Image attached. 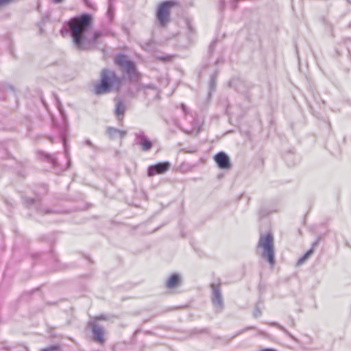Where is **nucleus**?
I'll return each instance as SVG.
<instances>
[{
  "label": "nucleus",
  "mask_w": 351,
  "mask_h": 351,
  "mask_svg": "<svg viewBox=\"0 0 351 351\" xmlns=\"http://www.w3.org/2000/svg\"><path fill=\"white\" fill-rule=\"evenodd\" d=\"M211 301L213 306L217 311H222L223 308V300L219 284H211Z\"/></svg>",
  "instance_id": "nucleus-6"
},
{
  "label": "nucleus",
  "mask_w": 351,
  "mask_h": 351,
  "mask_svg": "<svg viewBox=\"0 0 351 351\" xmlns=\"http://www.w3.org/2000/svg\"><path fill=\"white\" fill-rule=\"evenodd\" d=\"M98 319H104V316H102V315H101V316L98 317Z\"/></svg>",
  "instance_id": "nucleus-33"
},
{
  "label": "nucleus",
  "mask_w": 351,
  "mask_h": 351,
  "mask_svg": "<svg viewBox=\"0 0 351 351\" xmlns=\"http://www.w3.org/2000/svg\"><path fill=\"white\" fill-rule=\"evenodd\" d=\"M170 168V164L168 162H159L154 165H151L148 168L147 174L152 177L156 174L164 173Z\"/></svg>",
  "instance_id": "nucleus-8"
},
{
  "label": "nucleus",
  "mask_w": 351,
  "mask_h": 351,
  "mask_svg": "<svg viewBox=\"0 0 351 351\" xmlns=\"http://www.w3.org/2000/svg\"><path fill=\"white\" fill-rule=\"evenodd\" d=\"M174 3L175 2L173 1H166L158 5L156 17L161 25L164 26L169 21L170 8Z\"/></svg>",
  "instance_id": "nucleus-5"
},
{
  "label": "nucleus",
  "mask_w": 351,
  "mask_h": 351,
  "mask_svg": "<svg viewBox=\"0 0 351 351\" xmlns=\"http://www.w3.org/2000/svg\"><path fill=\"white\" fill-rule=\"evenodd\" d=\"M180 280V279L179 275L174 274L171 275L167 280L166 286L168 288H174L179 284Z\"/></svg>",
  "instance_id": "nucleus-12"
},
{
  "label": "nucleus",
  "mask_w": 351,
  "mask_h": 351,
  "mask_svg": "<svg viewBox=\"0 0 351 351\" xmlns=\"http://www.w3.org/2000/svg\"><path fill=\"white\" fill-rule=\"evenodd\" d=\"M261 351H276V350H272V349H265V350H263Z\"/></svg>",
  "instance_id": "nucleus-31"
},
{
  "label": "nucleus",
  "mask_w": 351,
  "mask_h": 351,
  "mask_svg": "<svg viewBox=\"0 0 351 351\" xmlns=\"http://www.w3.org/2000/svg\"><path fill=\"white\" fill-rule=\"evenodd\" d=\"M210 86L211 88H213V87H214V78L213 77H212L211 80H210Z\"/></svg>",
  "instance_id": "nucleus-28"
},
{
  "label": "nucleus",
  "mask_w": 351,
  "mask_h": 351,
  "mask_svg": "<svg viewBox=\"0 0 351 351\" xmlns=\"http://www.w3.org/2000/svg\"><path fill=\"white\" fill-rule=\"evenodd\" d=\"M257 252L271 266L275 263L274 237L271 233L261 235L257 244Z\"/></svg>",
  "instance_id": "nucleus-3"
},
{
  "label": "nucleus",
  "mask_w": 351,
  "mask_h": 351,
  "mask_svg": "<svg viewBox=\"0 0 351 351\" xmlns=\"http://www.w3.org/2000/svg\"><path fill=\"white\" fill-rule=\"evenodd\" d=\"M215 160L221 169H228L230 167V159L224 152H221L217 154L215 156Z\"/></svg>",
  "instance_id": "nucleus-9"
},
{
  "label": "nucleus",
  "mask_w": 351,
  "mask_h": 351,
  "mask_svg": "<svg viewBox=\"0 0 351 351\" xmlns=\"http://www.w3.org/2000/svg\"><path fill=\"white\" fill-rule=\"evenodd\" d=\"M145 88H152L154 93H155V95L157 96L158 94V92L157 90V89H156L155 88H153L152 86H144Z\"/></svg>",
  "instance_id": "nucleus-22"
},
{
  "label": "nucleus",
  "mask_w": 351,
  "mask_h": 351,
  "mask_svg": "<svg viewBox=\"0 0 351 351\" xmlns=\"http://www.w3.org/2000/svg\"><path fill=\"white\" fill-rule=\"evenodd\" d=\"M107 133L110 138H116L118 136L123 138L126 135L125 130H118L112 127L108 128Z\"/></svg>",
  "instance_id": "nucleus-11"
},
{
  "label": "nucleus",
  "mask_w": 351,
  "mask_h": 351,
  "mask_svg": "<svg viewBox=\"0 0 351 351\" xmlns=\"http://www.w3.org/2000/svg\"><path fill=\"white\" fill-rule=\"evenodd\" d=\"M113 14H114V8L112 5V0H109L107 15L110 21H112L113 19Z\"/></svg>",
  "instance_id": "nucleus-14"
},
{
  "label": "nucleus",
  "mask_w": 351,
  "mask_h": 351,
  "mask_svg": "<svg viewBox=\"0 0 351 351\" xmlns=\"http://www.w3.org/2000/svg\"><path fill=\"white\" fill-rule=\"evenodd\" d=\"M181 108H182V110H183L184 113V114H186V106H185L184 104H182L181 105Z\"/></svg>",
  "instance_id": "nucleus-27"
},
{
  "label": "nucleus",
  "mask_w": 351,
  "mask_h": 351,
  "mask_svg": "<svg viewBox=\"0 0 351 351\" xmlns=\"http://www.w3.org/2000/svg\"><path fill=\"white\" fill-rule=\"evenodd\" d=\"M306 259H307V258L304 254L301 258H299V260L298 261L297 264L298 265H302V263H304L306 261Z\"/></svg>",
  "instance_id": "nucleus-20"
},
{
  "label": "nucleus",
  "mask_w": 351,
  "mask_h": 351,
  "mask_svg": "<svg viewBox=\"0 0 351 351\" xmlns=\"http://www.w3.org/2000/svg\"><path fill=\"white\" fill-rule=\"evenodd\" d=\"M313 253V250H309L308 251H307L304 255L305 256L308 258L309 257V256Z\"/></svg>",
  "instance_id": "nucleus-25"
},
{
  "label": "nucleus",
  "mask_w": 351,
  "mask_h": 351,
  "mask_svg": "<svg viewBox=\"0 0 351 351\" xmlns=\"http://www.w3.org/2000/svg\"><path fill=\"white\" fill-rule=\"evenodd\" d=\"M349 3H351V0H346Z\"/></svg>",
  "instance_id": "nucleus-34"
},
{
  "label": "nucleus",
  "mask_w": 351,
  "mask_h": 351,
  "mask_svg": "<svg viewBox=\"0 0 351 351\" xmlns=\"http://www.w3.org/2000/svg\"><path fill=\"white\" fill-rule=\"evenodd\" d=\"M261 314V311L258 309V308H256L254 312V316L255 317H258V316H260Z\"/></svg>",
  "instance_id": "nucleus-21"
},
{
  "label": "nucleus",
  "mask_w": 351,
  "mask_h": 351,
  "mask_svg": "<svg viewBox=\"0 0 351 351\" xmlns=\"http://www.w3.org/2000/svg\"><path fill=\"white\" fill-rule=\"evenodd\" d=\"M121 85V79L113 71L104 69L101 73V81L94 86L97 95L105 94L117 90Z\"/></svg>",
  "instance_id": "nucleus-2"
},
{
  "label": "nucleus",
  "mask_w": 351,
  "mask_h": 351,
  "mask_svg": "<svg viewBox=\"0 0 351 351\" xmlns=\"http://www.w3.org/2000/svg\"><path fill=\"white\" fill-rule=\"evenodd\" d=\"M92 332L94 339L99 343H103L105 341L104 335V329L103 327L94 324L92 326Z\"/></svg>",
  "instance_id": "nucleus-10"
},
{
  "label": "nucleus",
  "mask_w": 351,
  "mask_h": 351,
  "mask_svg": "<svg viewBox=\"0 0 351 351\" xmlns=\"http://www.w3.org/2000/svg\"><path fill=\"white\" fill-rule=\"evenodd\" d=\"M84 143H85L86 145H87L88 146H90V147H93V144H92V143L90 142V140H86V141H84Z\"/></svg>",
  "instance_id": "nucleus-26"
},
{
  "label": "nucleus",
  "mask_w": 351,
  "mask_h": 351,
  "mask_svg": "<svg viewBox=\"0 0 351 351\" xmlns=\"http://www.w3.org/2000/svg\"><path fill=\"white\" fill-rule=\"evenodd\" d=\"M125 110V105L121 99L116 102L115 113L119 117L123 116Z\"/></svg>",
  "instance_id": "nucleus-13"
},
{
  "label": "nucleus",
  "mask_w": 351,
  "mask_h": 351,
  "mask_svg": "<svg viewBox=\"0 0 351 351\" xmlns=\"http://www.w3.org/2000/svg\"><path fill=\"white\" fill-rule=\"evenodd\" d=\"M43 154L44 155V156H45L47 160H50V161L52 162V164H53V165H55V164H56V159H55V158H54V157H53V156H49V155H47V154H44V153H43Z\"/></svg>",
  "instance_id": "nucleus-18"
},
{
  "label": "nucleus",
  "mask_w": 351,
  "mask_h": 351,
  "mask_svg": "<svg viewBox=\"0 0 351 351\" xmlns=\"http://www.w3.org/2000/svg\"><path fill=\"white\" fill-rule=\"evenodd\" d=\"M3 348L8 351H27V348L25 346H21L20 350H15L14 348H9L8 347H4Z\"/></svg>",
  "instance_id": "nucleus-19"
},
{
  "label": "nucleus",
  "mask_w": 351,
  "mask_h": 351,
  "mask_svg": "<svg viewBox=\"0 0 351 351\" xmlns=\"http://www.w3.org/2000/svg\"><path fill=\"white\" fill-rule=\"evenodd\" d=\"M59 110H60V112L62 116L64 117V113H63L62 110L60 108H59Z\"/></svg>",
  "instance_id": "nucleus-32"
},
{
  "label": "nucleus",
  "mask_w": 351,
  "mask_h": 351,
  "mask_svg": "<svg viewBox=\"0 0 351 351\" xmlns=\"http://www.w3.org/2000/svg\"><path fill=\"white\" fill-rule=\"evenodd\" d=\"M40 351H61V347L59 345H51L47 348H42Z\"/></svg>",
  "instance_id": "nucleus-15"
},
{
  "label": "nucleus",
  "mask_w": 351,
  "mask_h": 351,
  "mask_svg": "<svg viewBox=\"0 0 351 351\" xmlns=\"http://www.w3.org/2000/svg\"><path fill=\"white\" fill-rule=\"evenodd\" d=\"M45 213H50V211L49 210H47V211H45Z\"/></svg>",
  "instance_id": "nucleus-35"
},
{
  "label": "nucleus",
  "mask_w": 351,
  "mask_h": 351,
  "mask_svg": "<svg viewBox=\"0 0 351 351\" xmlns=\"http://www.w3.org/2000/svg\"><path fill=\"white\" fill-rule=\"evenodd\" d=\"M91 16L84 14L69 22V29L75 47L79 51L92 50L103 43L106 32L102 30L90 31Z\"/></svg>",
  "instance_id": "nucleus-1"
},
{
  "label": "nucleus",
  "mask_w": 351,
  "mask_h": 351,
  "mask_svg": "<svg viewBox=\"0 0 351 351\" xmlns=\"http://www.w3.org/2000/svg\"><path fill=\"white\" fill-rule=\"evenodd\" d=\"M267 324L271 326L277 327L278 329L283 331L284 332H286V333L287 332V330L282 325L279 324L277 322H269V323H267Z\"/></svg>",
  "instance_id": "nucleus-16"
},
{
  "label": "nucleus",
  "mask_w": 351,
  "mask_h": 351,
  "mask_svg": "<svg viewBox=\"0 0 351 351\" xmlns=\"http://www.w3.org/2000/svg\"><path fill=\"white\" fill-rule=\"evenodd\" d=\"M84 3L89 8H93V4H92L89 0H84Z\"/></svg>",
  "instance_id": "nucleus-23"
},
{
  "label": "nucleus",
  "mask_w": 351,
  "mask_h": 351,
  "mask_svg": "<svg viewBox=\"0 0 351 351\" xmlns=\"http://www.w3.org/2000/svg\"><path fill=\"white\" fill-rule=\"evenodd\" d=\"M60 138H61V141L64 147L65 154L67 156L68 150H67V145H66V143L65 134L64 132H62L60 134Z\"/></svg>",
  "instance_id": "nucleus-17"
},
{
  "label": "nucleus",
  "mask_w": 351,
  "mask_h": 351,
  "mask_svg": "<svg viewBox=\"0 0 351 351\" xmlns=\"http://www.w3.org/2000/svg\"><path fill=\"white\" fill-rule=\"evenodd\" d=\"M12 0H0V6L5 5L10 2H11Z\"/></svg>",
  "instance_id": "nucleus-24"
},
{
  "label": "nucleus",
  "mask_w": 351,
  "mask_h": 351,
  "mask_svg": "<svg viewBox=\"0 0 351 351\" xmlns=\"http://www.w3.org/2000/svg\"><path fill=\"white\" fill-rule=\"evenodd\" d=\"M114 62L121 67L123 73L128 75L130 80H138V74L136 72L135 64L126 56L123 54L117 55L114 58Z\"/></svg>",
  "instance_id": "nucleus-4"
},
{
  "label": "nucleus",
  "mask_w": 351,
  "mask_h": 351,
  "mask_svg": "<svg viewBox=\"0 0 351 351\" xmlns=\"http://www.w3.org/2000/svg\"><path fill=\"white\" fill-rule=\"evenodd\" d=\"M188 29H189V31H191V32H192V31H193L192 27H191V24H189V23L188 24Z\"/></svg>",
  "instance_id": "nucleus-30"
},
{
  "label": "nucleus",
  "mask_w": 351,
  "mask_h": 351,
  "mask_svg": "<svg viewBox=\"0 0 351 351\" xmlns=\"http://www.w3.org/2000/svg\"><path fill=\"white\" fill-rule=\"evenodd\" d=\"M134 143L141 146L143 151H149L152 147V143L149 141L145 132L139 130L134 133Z\"/></svg>",
  "instance_id": "nucleus-7"
},
{
  "label": "nucleus",
  "mask_w": 351,
  "mask_h": 351,
  "mask_svg": "<svg viewBox=\"0 0 351 351\" xmlns=\"http://www.w3.org/2000/svg\"><path fill=\"white\" fill-rule=\"evenodd\" d=\"M52 1L56 3H59L62 2V0H52Z\"/></svg>",
  "instance_id": "nucleus-29"
}]
</instances>
